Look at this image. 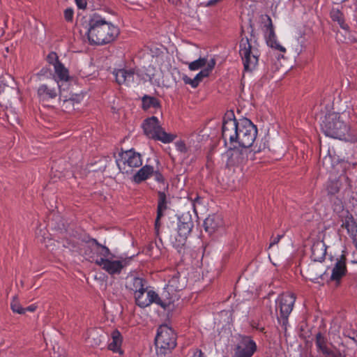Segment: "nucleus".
Wrapping results in <instances>:
<instances>
[{
  "label": "nucleus",
  "mask_w": 357,
  "mask_h": 357,
  "mask_svg": "<svg viewBox=\"0 0 357 357\" xmlns=\"http://www.w3.org/2000/svg\"><path fill=\"white\" fill-rule=\"evenodd\" d=\"M257 128L252 122L243 118L236 119L233 114L224 116L222 126V138L224 144L238 145L241 147H251L256 139Z\"/></svg>",
  "instance_id": "nucleus-1"
},
{
  "label": "nucleus",
  "mask_w": 357,
  "mask_h": 357,
  "mask_svg": "<svg viewBox=\"0 0 357 357\" xmlns=\"http://www.w3.org/2000/svg\"><path fill=\"white\" fill-rule=\"evenodd\" d=\"M91 44L104 45L113 41L119 30L111 22L98 13H93L83 24Z\"/></svg>",
  "instance_id": "nucleus-2"
},
{
  "label": "nucleus",
  "mask_w": 357,
  "mask_h": 357,
  "mask_svg": "<svg viewBox=\"0 0 357 357\" xmlns=\"http://www.w3.org/2000/svg\"><path fill=\"white\" fill-rule=\"evenodd\" d=\"M321 130L328 137L342 139L349 135L350 128L339 113L326 114L321 123Z\"/></svg>",
  "instance_id": "nucleus-3"
},
{
  "label": "nucleus",
  "mask_w": 357,
  "mask_h": 357,
  "mask_svg": "<svg viewBox=\"0 0 357 357\" xmlns=\"http://www.w3.org/2000/svg\"><path fill=\"white\" fill-rule=\"evenodd\" d=\"M239 54L245 70L251 72L256 68L260 55L256 41L252 42L247 37L243 38L240 41Z\"/></svg>",
  "instance_id": "nucleus-4"
},
{
  "label": "nucleus",
  "mask_w": 357,
  "mask_h": 357,
  "mask_svg": "<svg viewBox=\"0 0 357 357\" xmlns=\"http://www.w3.org/2000/svg\"><path fill=\"white\" fill-rule=\"evenodd\" d=\"M144 134L149 138L168 144L174 140L176 135L167 133L162 128L158 119L151 116L146 119L142 124Z\"/></svg>",
  "instance_id": "nucleus-5"
},
{
  "label": "nucleus",
  "mask_w": 357,
  "mask_h": 357,
  "mask_svg": "<svg viewBox=\"0 0 357 357\" xmlns=\"http://www.w3.org/2000/svg\"><path fill=\"white\" fill-rule=\"evenodd\" d=\"M194 223L189 213H183L178 218L176 232L172 236V243L178 252L185 245Z\"/></svg>",
  "instance_id": "nucleus-6"
},
{
  "label": "nucleus",
  "mask_w": 357,
  "mask_h": 357,
  "mask_svg": "<svg viewBox=\"0 0 357 357\" xmlns=\"http://www.w3.org/2000/svg\"><path fill=\"white\" fill-rule=\"evenodd\" d=\"M295 301L296 296L289 292L281 294L275 300V310L280 312L277 319L284 331L287 330L288 319L293 310Z\"/></svg>",
  "instance_id": "nucleus-7"
},
{
  "label": "nucleus",
  "mask_w": 357,
  "mask_h": 357,
  "mask_svg": "<svg viewBox=\"0 0 357 357\" xmlns=\"http://www.w3.org/2000/svg\"><path fill=\"white\" fill-rule=\"evenodd\" d=\"M155 344L160 353L166 354L176 347V335L168 326L162 325L158 329Z\"/></svg>",
  "instance_id": "nucleus-8"
},
{
  "label": "nucleus",
  "mask_w": 357,
  "mask_h": 357,
  "mask_svg": "<svg viewBox=\"0 0 357 357\" xmlns=\"http://www.w3.org/2000/svg\"><path fill=\"white\" fill-rule=\"evenodd\" d=\"M260 20L261 30L264 33L267 45L282 52H285L286 49L282 46L277 40L272 20L270 16L268 15H262L260 17Z\"/></svg>",
  "instance_id": "nucleus-9"
},
{
  "label": "nucleus",
  "mask_w": 357,
  "mask_h": 357,
  "mask_svg": "<svg viewBox=\"0 0 357 357\" xmlns=\"http://www.w3.org/2000/svg\"><path fill=\"white\" fill-rule=\"evenodd\" d=\"M84 255L91 261L96 264V261L100 259L111 256L110 250L105 245H102L95 238H91L84 247Z\"/></svg>",
  "instance_id": "nucleus-10"
},
{
  "label": "nucleus",
  "mask_w": 357,
  "mask_h": 357,
  "mask_svg": "<svg viewBox=\"0 0 357 357\" xmlns=\"http://www.w3.org/2000/svg\"><path fill=\"white\" fill-rule=\"evenodd\" d=\"M228 149L225 152L227 164L229 166L240 165L245 163L248 158V147H241L238 145H228Z\"/></svg>",
  "instance_id": "nucleus-11"
},
{
  "label": "nucleus",
  "mask_w": 357,
  "mask_h": 357,
  "mask_svg": "<svg viewBox=\"0 0 357 357\" xmlns=\"http://www.w3.org/2000/svg\"><path fill=\"white\" fill-rule=\"evenodd\" d=\"M96 265L109 275H119L122 269L128 265L126 259H114V255L111 252V256L100 259L96 261Z\"/></svg>",
  "instance_id": "nucleus-12"
},
{
  "label": "nucleus",
  "mask_w": 357,
  "mask_h": 357,
  "mask_svg": "<svg viewBox=\"0 0 357 357\" xmlns=\"http://www.w3.org/2000/svg\"><path fill=\"white\" fill-rule=\"evenodd\" d=\"M116 163L121 172L125 171L128 173L129 169H127L126 167L129 168L139 167L142 165V160L139 153L129 150L121 154V159L116 160Z\"/></svg>",
  "instance_id": "nucleus-13"
},
{
  "label": "nucleus",
  "mask_w": 357,
  "mask_h": 357,
  "mask_svg": "<svg viewBox=\"0 0 357 357\" xmlns=\"http://www.w3.org/2000/svg\"><path fill=\"white\" fill-rule=\"evenodd\" d=\"M257 348L255 342L250 336H243L236 346L232 357H252Z\"/></svg>",
  "instance_id": "nucleus-14"
},
{
  "label": "nucleus",
  "mask_w": 357,
  "mask_h": 357,
  "mask_svg": "<svg viewBox=\"0 0 357 357\" xmlns=\"http://www.w3.org/2000/svg\"><path fill=\"white\" fill-rule=\"evenodd\" d=\"M116 80L119 84L130 86L139 81V75L133 69H119L114 71Z\"/></svg>",
  "instance_id": "nucleus-15"
},
{
  "label": "nucleus",
  "mask_w": 357,
  "mask_h": 357,
  "mask_svg": "<svg viewBox=\"0 0 357 357\" xmlns=\"http://www.w3.org/2000/svg\"><path fill=\"white\" fill-rule=\"evenodd\" d=\"M330 17L333 22H337L340 28L344 31L345 34L347 36L344 37V42L353 43L356 42V39L351 35L349 26L345 22L344 14L337 8H333L330 12Z\"/></svg>",
  "instance_id": "nucleus-16"
},
{
  "label": "nucleus",
  "mask_w": 357,
  "mask_h": 357,
  "mask_svg": "<svg viewBox=\"0 0 357 357\" xmlns=\"http://www.w3.org/2000/svg\"><path fill=\"white\" fill-rule=\"evenodd\" d=\"M156 298H158V294L153 290H147L146 287L144 288V290L135 295L136 304L142 308L153 303L156 304Z\"/></svg>",
  "instance_id": "nucleus-17"
},
{
  "label": "nucleus",
  "mask_w": 357,
  "mask_h": 357,
  "mask_svg": "<svg viewBox=\"0 0 357 357\" xmlns=\"http://www.w3.org/2000/svg\"><path fill=\"white\" fill-rule=\"evenodd\" d=\"M347 271L346 257L342 255L335 259L334 266L331 268V280L340 282L341 278L346 275Z\"/></svg>",
  "instance_id": "nucleus-18"
},
{
  "label": "nucleus",
  "mask_w": 357,
  "mask_h": 357,
  "mask_svg": "<svg viewBox=\"0 0 357 357\" xmlns=\"http://www.w3.org/2000/svg\"><path fill=\"white\" fill-rule=\"evenodd\" d=\"M204 227L206 231L210 234L222 229L224 227L222 215L219 214L209 215L204 222Z\"/></svg>",
  "instance_id": "nucleus-19"
},
{
  "label": "nucleus",
  "mask_w": 357,
  "mask_h": 357,
  "mask_svg": "<svg viewBox=\"0 0 357 357\" xmlns=\"http://www.w3.org/2000/svg\"><path fill=\"white\" fill-rule=\"evenodd\" d=\"M180 295L178 292L175 291H169V289H167V286H165L161 296L158 294L156 304L162 308L166 309L170 305L174 304L175 301H178Z\"/></svg>",
  "instance_id": "nucleus-20"
},
{
  "label": "nucleus",
  "mask_w": 357,
  "mask_h": 357,
  "mask_svg": "<svg viewBox=\"0 0 357 357\" xmlns=\"http://www.w3.org/2000/svg\"><path fill=\"white\" fill-rule=\"evenodd\" d=\"M103 339V332L100 329L91 328L86 333L85 342L88 346L96 347L101 344Z\"/></svg>",
  "instance_id": "nucleus-21"
},
{
  "label": "nucleus",
  "mask_w": 357,
  "mask_h": 357,
  "mask_svg": "<svg viewBox=\"0 0 357 357\" xmlns=\"http://www.w3.org/2000/svg\"><path fill=\"white\" fill-rule=\"evenodd\" d=\"M311 257L314 261H321L326 254V246L323 241H316L312 245Z\"/></svg>",
  "instance_id": "nucleus-22"
},
{
  "label": "nucleus",
  "mask_w": 357,
  "mask_h": 357,
  "mask_svg": "<svg viewBox=\"0 0 357 357\" xmlns=\"http://www.w3.org/2000/svg\"><path fill=\"white\" fill-rule=\"evenodd\" d=\"M19 95L17 89L5 84H0V100L10 102L12 99L17 98Z\"/></svg>",
  "instance_id": "nucleus-23"
},
{
  "label": "nucleus",
  "mask_w": 357,
  "mask_h": 357,
  "mask_svg": "<svg viewBox=\"0 0 357 357\" xmlns=\"http://www.w3.org/2000/svg\"><path fill=\"white\" fill-rule=\"evenodd\" d=\"M58 95L57 89L52 87L47 84L39 86L38 96L42 100H49L55 98Z\"/></svg>",
  "instance_id": "nucleus-24"
},
{
  "label": "nucleus",
  "mask_w": 357,
  "mask_h": 357,
  "mask_svg": "<svg viewBox=\"0 0 357 357\" xmlns=\"http://www.w3.org/2000/svg\"><path fill=\"white\" fill-rule=\"evenodd\" d=\"M111 339L112 340L108 344V349L114 353L122 355L123 354L121 349L123 337L120 332L117 330L113 331L111 333Z\"/></svg>",
  "instance_id": "nucleus-25"
},
{
  "label": "nucleus",
  "mask_w": 357,
  "mask_h": 357,
  "mask_svg": "<svg viewBox=\"0 0 357 357\" xmlns=\"http://www.w3.org/2000/svg\"><path fill=\"white\" fill-rule=\"evenodd\" d=\"M153 172V167L146 165L141 167L133 176L132 181L135 183H141L148 179Z\"/></svg>",
  "instance_id": "nucleus-26"
},
{
  "label": "nucleus",
  "mask_w": 357,
  "mask_h": 357,
  "mask_svg": "<svg viewBox=\"0 0 357 357\" xmlns=\"http://www.w3.org/2000/svg\"><path fill=\"white\" fill-rule=\"evenodd\" d=\"M146 281L138 277L131 276L128 278L126 287L134 292L136 295L137 293L144 290Z\"/></svg>",
  "instance_id": "nucleus-27"
},
{
  "label": "nucleus",
  "mask_w": 357,
  "mask_h": 357,
  "mask_svg": "<svg viewBox=\"0 0 357 357\" xmlns=\"http://www.w3.org/2000/svg\"><path fill=\"white\" fill-rule=\"evenodd\" d=\"M158 203L157 210V217L155 226L157 229L160 225V219L163 215V212L167 209V197L164 192H158Z\"/></svg>",
  "instance_id": "nucleus-28"
},
{
  "label": "nucleus",
  "mask_w": 357,
  "mask_h": 357,
  "mask_svg": "<svg viewBox=\"0 0 357 357\" xmlns=\"http://www.w3.org/2000/svg\"><path fill=\"white\" fill-rule=\"evenodd\" d=\"M54 74L56 80L57 81V85L59 87V82H67L69 79V71L68 68H66L64 65L61 63H57L55 67H54Z\"/></svg>",
  "instance_id": "nucleus-29"
},
{
  "label": "nucleus",
  "mask_w": 357,
  "mask_h": 357,
  "mask_svg": "<svg viewBox=\"0 0 357 357\" xmlns=\"http://www.w3.org/2000/svg\"><path fill=\"white\" fill-rule=\"evenodd\" d=\"M185 284L184 279L183 280V281H181L180 274L176 273L169 280L168 284L166 286L167 289H169V291H175L178 293L185 287Z\"/></svg>",
  "instance_id": "nucleus-30"
},
{
  "label": "nucleus",
  "mask_w": 357,
  "mask_h": 357,
  "mask_svg": "<svg viewBox=\"0 0 357 357\" xmlns=\"http://www.w3.org/2000/svg\"><path fill=\"white\" fill-rule=\"evenodd\" d=\"M216 61L215 59L212 58L209 59L208 66L203 68L199 73L196 75V76L194 77L197 86L202 81V79L205 77H207L209 76L212 70H213L215 66Z\"/></svg>",
  "instance_id": "nucleus-31"
},
{
  "label": "nucleus",
  "mask_w": 357,
  "mask_h": 357,
  "mask_svg": "<svg viewBox=\"0 0 357 357\" xmlns=\"http://www.w3.org/2000/svg\"><path fill=\"white\" fill-rule=\"evenodd\" d=\"M339 159L334 154L332 155L331 151L328 150V153L325 155L322 160L323 166L326 170H330L338 164Z\"/></svg>",
  "instance_id": "nucleus-32"
},
{
  "label": "nucleus",
  "mask_w": 357,
  "mask_h": 357,
  "mask_svg": "<svg viewBox=\"0 0 357 357\" xmlns=\"http://www.w3.org/2000/svg\"><path fill=\"white\" fill-rule=\"evenodd\" d=\"M142 108L145 110L151 108L158 109L160 107V101L155 97L144 96L142 98Z\"/></svg>",
  "instance_id": "nucleus-33"
},
{
  "label": "nucleus",
  "mask_w": 357,
  "mask_h": 357,
  "mask_svg": "<svg viewBox=\"0 0 357 357\" xmlns=\"http://www.w3.org/2000/svg\"><path fill=\"white\" fill-rule=\"evenodd\" d=\"M208 61L209 60H208L207 58L200 57L198 59L189 63L188 68L190 70H197L202 68H204L208 66Z\"/></svg>",
  "instance_id": "nucleus-34"
},
{
  "label": "nucleus",
  "mask_w": 357,
  "mask_h": 357,
  "mask_svg": "<svg viewBox=\"0 0 357 357\" xmlns=\"http://www.w3.org/2000/svg\"><path fill=\"white\" fill-rule=\"evenodd\" d=\"M340 188V183L338 180H329L326 183V189L328 195L337 194Z\"/></svg>",
  "instance_id": "nucleus-35"
},
{
  "label": "nucleus",
  "mask_w": 357,
  "mask_h": 357,
  "mask_svg": "<svg viewBox=\"0 0 357 357\" xmlns=\"http://www.w3.org/2000/svg\"><path fill=\"white\" fill-rule=\"evenodd\" d=\"M10 307L13 312L18 314H24L26 312V310L21 306L19 301L15 297L13 298L10 303Z\"/></svg>",
  "instance_id": "nucleus-36"
},
{
  "label": "nucleus",
  "mask_w": 357,
  "mask_h": 357,
  "mask_svg": "<svg viewBox=\"0 0 357 357\" xmlns=\"http://www.w3.org/2000/svg\"><path fill=\"white\" fill-rule=\"evenodd\" d=\"M315 343H316V346L317 347V348L320 350L321 348H323L324 347H326L327 346L326 345V338L324 337V336L321 333H318L317 335H316V341H315Z\"/></svg>",
  "instance_id": "nucleus-37"
},
{
  "label": "nucleus",
  "mask_w": 357,
  "mask_h": 357,
  "mask_svg": "<svg viewBox=\"0 0 357 357\" xmlns=\"http://www.w3.org/2000/svg\"><path fill=\"white\" fill-rule=\"evenodd\" d=\"M47 61L52 65L54 67L57 65V63H60L61 62L59 60V57L56 52H51L47 56Z\"/></svg>",
  "instance_id": "nucleus-38"
},
{
  "label": "nucleus",
  "mask_w": 357,
  "mask_h": 357,
  "mask_svg": "<svg viewBox=\"0 0 357 357\" xmlns=\"http://www.w3.org/2000/svg\"><path fill=\"white\" fill-rule=\"evenodd\" d=\"M63 246L66 248H68L69 250H73V251L78 250L77 242L74 239L73 240H66L65 242H63Z\"/></svg>",
  "instance_id": "nucleus-39"
},
{
  "label": "nucleus",
  "mask_w": 357,
  "mask_h": 357,
  "mask_svg": "<svg viewBox=\"0 0 357 357\" xmlns=\"http://www.w3.org/2000/svg\"><path fill=\"white\" fill-rule=\"evenodd\" d=\"M151 176H154V179L155 181H157L159 183H165V178L162 173L158 170H154Z\"/></svg>",
  "instance_id": "nucleus-40"
},
{
  "label": "nucleus",
  "mask_w": 357,
  "mask_h": 357,
  "mask_svg": "<svg viewBox=\"0 0 357 357\" xmlns=\"http://www.w3.org/2000/svg\"><path fill=\"white\" fill-rule=\"evenodd\" d=\"M176 149L178 151L181 153H186L188 151V148L183 141H178L175 143Z\"/></svg>",
  "instance_id": "nucleus-41"
},
{
  "label": "nucleus",
  "mask_w": 357,
  "mask_h": 357,
  "mask_svg": "<svg viewBox=\"0 0 357 357\" xmlns=\"http://www.w3.org/2000/svg\"><path fill=\"white\" fill-rule=\"evenodd\" d=\"M183 81L185 84L190 85L192 88H196L197 86V84L195 80V79H191L190 77H188L187 75H184L182 77Z\"/></svg>",
  "instance_id": "nucleus-42"
},
{
  "label": "nucleus",
  "mask_w": 357,
  "mask_h": 357,
  "mask_svg": "<svg viewBox=\"0 0 357 357\" xmlns=\"http://www.w3.org/2000/svg\"><path fill=\"white\" fill-rule=\"evenodd\" d=\"M74 11L72 8H68L64 10V17L68 22H71L73 18Z\"/></svg>",
  "instance_id": "nucleus-43"
},
{
  "label": "nucleus",
  "mask_w": 357,
  "mask_h": 357,
  "mask_svg": "<svg viewBox=\"0 0 357 357\" xmlns=\"http://www.w3.org/2000/svg\"><path fill=\"white\" fill-rule=\"evenodd\" d=\"M188 357H204V354L199 349H192L189 351Z\"/></svg>",
  "instance_id": "nucleus-44"
},
{
  "label": "nucleus",
  "mask_w": 357,
  "mask_h": 357,
  "mask_svg": "<svg viewBox=\"0 0 357 357\" xmlns=\"http://www.w3.org/2000/svg\"><path fill=\"white\" fill-rule=\"evenodd\" d=\"M282 237H283V235H278L276 237L271 238V243L268 246V249L272 248L274 245L278 244Z\"/></svg>",
  "instance_id": "nucleus-45"
},
{
  "label": "nucleus",
  "mask_w": 357,
  "mask_h": 357,
  "mask_svg": "<svg viewBox=\"0 0 357 357\" xmlns=\"http://www.w3.org/2000/svg\"><path fill=\"white\" fill-rule=\"evenodd\" d=\"M320 351H321V352L324 354L327 355V356H331L332 357H333V354H337V352L335 353V352L332 351L327 346L321 348L320 349Z\"/></svg>",
  "instance_id": "nucleus-46"
},
{
  "label": "nucleus",
  "mask_w": 357,
  "mask_h": 357,
  "mask_svg": "<svg viewBox=\"0 0 357 357\" xmlns=\"http://www.w3.org/2000/svg\"><path fill=\"white\" fill-rule=\"evenodd\" d=\"M320 351H321V352L324 354L327 355V356H331L332 357H333V354H337V352L335 353V352L332 351L327 346L321 348L320 349Z\"/></svg>",
  "instance_id": "nucleus-47"
},
{
  "label": "nucleus",
  "mask_w": 357,
  "mask_h": 357,
  "mask_svg": "<svg viewBox=\"0 0 357 357\" xmlns=\"http://www.w3.org/2000/svg\"><path fill=\"white\" fill-rule=\"evenodd\" d=\"M76 3L79 8H85L86 6V2L85 0H75Z\"/></svg>",
  "instance_id": "nucleus-48"
},
{
  "label": "nucleus",
  "mask_w": 357,
  "mask_h": 357,
  "mask_svg": "<svg viewBox=\"0 0 357 357\" xmlns=\"http://www.w3.org/2000/svg\"><path fill=\"white\" fill-rule=\"evenodd\" d=\"M24 309L26 310V311L33 312L36 310V306L34 305H29V307H27L26 308H24Z\"/></svg>",
  "instance_id": "nucleus-49"
},
{
  "label": "nucleus",
  "mask_w": 357,
  "mask_h": 357,
  "mask_svg": "<svg viewBox=\"0 0 357 357\" xmlns=\"http://www.w3.org/2000/svg\"><path fill=\"white\" fill-rule=\"evenodd\" d=\"M333 357H346L345 355L341 354L340 352H337V354H333Z\"/></svg>",
  "instance_id": "nucleus-50"
},
{
  "label": "nucleus",
  "mask_w": 357,
  "mask_h": 357,
  "mask_svg": "<svg viewBox=\"0 0 357 357\" xmlns=\"http://www.w3.org/2000/svg\"><path fill=\"white\" fill-rule=\"evenodd\" d=\"M199 200H200L199 197L197 196V197L195 198V199H194V202H193V206H195V203H199Z\"/></svg>",
  "instance_id": "nucleus-51"
},
{
  "label": "nucleus",
  "mask_w": 357,
  "mask_h": 357,
  "mask_svg": "<svg viewBox=\"0 0 357 357\" xmlns=\"http://www.w3.org/2000/svg\"><path fill=\"white\" fill-rule=\"evenodd\" d=\"M252 151L254 152H260L261 151V147H259L258 149L256 148V146H253Z\"/></svg>",
  "instance_id": "nucleus-52"
},
{
  "label": "nucleus",
  "mask_w": 357,
  "mask_h": 357,
  "mask_svg": "<svg viewBox=\"0 0 357 357\" xmlns=\"http://www.w3.org/2000/svg\"><path fill=\"white\" fill-rule=\"evenodd\" d=\"M352 340L357 344V334L354 337H352Z\"/></svg>",
  "instance_id": "nucleus-53"
},
{
  "label": "nucleus",
  "mask_w": 357,
  "mask_h": 357,
  "mask_svg": "<svg viewBox=\"0 0 357 357\" xmlns=\"http://www.w3.org/2000/svg\"><path fill=\"white\" fill-rule=\"evenodd\" d=\"M43 241H44V243H46V242H45L46 241V238L44 237L43 238Z\"/></svg>",
  "instance_id": "nucleus-54"
}]
</instances>
